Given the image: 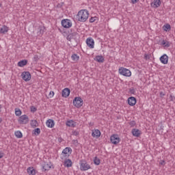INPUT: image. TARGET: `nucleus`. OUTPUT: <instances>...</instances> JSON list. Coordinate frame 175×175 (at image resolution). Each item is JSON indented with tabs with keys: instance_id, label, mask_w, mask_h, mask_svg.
Here are the masks:
<instances>
[{
	"instance_id": "obj_14",
	"label": "nucleus",
	"mask_w": 175,
	"mask_h": 175,
	"mask_svg": "<svg viewBox=\"0 0 175 175\" xmlns=\"http://www.w3.org/2000/svg\"><path fill=\"white\" fill-rule=\"evenodd\" d=\"M150 6L154 8V9H157L161 6V0H154L153 2L150 3Z\"/></svg>"
},
{
	"instance_id": "obj_20",
	"label": "nucleus",
	"mask_w": 175,
	"mask_h": 175,
	"mask_svg": "<svg viewBox=\"0 0 175 175\" xmlns=\"http://www.w3.org/2000/svg\"><path fill=\"white\" fill-rule=\"evenodd\" d=\"M46 125L48 128H54V120L49 119L46 122Z\"/></svg>"
},
{
	"instance_id": "obj_48",
	"label": "nucleus",
	"mask_w": 175,
	"mask_h": 175,
	"mask_svg": "<svg viewBox=\"0 0 175 175\" xmlns=\"http://www.w3.org/2000/svg\"><path fill=\"white\" fill-rule=\"evenodd\" d=\"M0 122H2V118H0Z\"/></svg>"
},
{
	"instance_id": "obj_21",
	"label": "nucleus",
	"mask_w": 175,
	"mask_h": 175,
	"mask_svg": "<svg viewBox=\"0 0 175 175\" xmlns=\"http://www.w3.org/2000/svg\"><path fill=\"white\" fill-rule=\"evenodd\" d=\"M27 173L29 175H35L36 174V170L33 167H29L27 168Z\"/></svg>"
},
{
	"instance_id": "obj_34",
	"label": "nucleus",
	"mask_w": 175,
	"mask_h": 175,
	"mask_svg": "<svg viewBox=\"0 0 175 175\" xmlns=\"http://www.w3.org/2000/svg\"><path fill=\"white\" fill-rule=\"evenodd\" d=\"M129 125L130 126H131V128H133V126L136 125V122L132 120L129 122Z\"/></svg>"
},
{
	"instance_id": "obj_16",
	"label": "nucleus",
	"mask_w": 175,
	"mask_h": 175,
	"mask_svg": "<svg viewBox=\"0 0 175 175\" xmlns=\"http://www.w3.org/2000/svg\"><path fill=\"white\" fill-rule=\"evenodd\" d=\"M128 104L129 106H135L136 105V98L131 96L128 98Z\"/></svg>"
},
{
	"instance_id": "obj_47",
	"label": "nucleus",
	"mask_w": 175,
	"mask_h": 175,
	"mask_svg": "<svg viewBox=\"0 0 175 175\" xmlns=\"http://www.w3.org/2000/svg\"><path fill=\"white\" fill-rule=\"evenodd\" d=\"M1 109H2V105H0V111H1Z\"/></svg>"
},
{
	"instance_id": "obj_42",
	"label": "nucleus",
	"mask_w": 175,
	"mask_h": 175,
	"mask_svg": "<svg viewBox=\"0 0 175 175\" xmlns=\"http://www.w3.org/2000/svg\"><path fill=\"white\" fill-rule=\"evenodd\" d=\"M33 58H34L35 61H38V59H39V56L38 55H34Z\"/></svg>"
},
{
	"instance_id": "obj_46",
	"label": "nucleus",
	"mask_w": 175,
	"mask_h": 175,
	"mask_svg": "<svg viewBox=\"0 0 175 175\" xmlns=\"http://www.w3.org/2000/svg\"><path fill=\"white\" fill-rule=\"evenodd\" d=\"M160 163H161V165H163V163H165V161H163V162H161Z\"/></svg>"
},
{
	"instance_id": "obj_25",
	"label": "nucleus",
	"mask_w": 175,
	"mask_h": 175,
	"mask_svg": "<svg viewBox=\"0 0 175 175\" xmlns=\"http://www.w3.org/2000/svg\"><path fill=\"white\" fill-rule=\"evenodd\" d=\"M161 45L163 46V47H170V42L167 40H163L161 42Z\"/></svg>"
},
{
	"instance_id": "obj_6",
	"label": "nucleus",
	"mask_w": 175,
	"mask_h": 175,
	"mask_svg": "<svg viewBox=\"0 0 175 175\" xmlns=\"http://www.w3.org/2000/svg\"><path fill=\"white\" fill-rule=\"evenodd\" d=\"M110 142L112 144L117 146V144H118V143L121 142V139L120 138V137H118V135L113 134L110 137Z\"/></svg>"
},
{
	"instance_id": "obj_3",
	"label": "nucleus",
	"mask_w": 175,
	"mask_h": 175,
	"mask_svg": "<svg viewBox=\"0 0 175 175\" xmlns=\"http://www.w3.org/2000/svg\"><path fill=\"white\" fill-rule=\"evenodd\" d=\"M118 72L125 77H131L132 76V72L129 70V69L125 68L124 67H120L118 69Z\"/></svg>"
},
{
	"instance_id": "obj_30",
	"label": "nucleus",
	"mask_w": 175,
	"mask_h": 175,
	"mask_svg": "<svg viewBox=\"0 0 175 175\" xmlns=\"http://www.w3.org/2000/svg\"><path fill=\"white\" fill-rule=\"evenodd\" d=\"M94 163L96 166H99V165H100V159L98 158V157H95L94 159Z\"/></svg>"
},
{
	"instance_id": "obj_22",
	"label": "nucleus",
	"mask_w": 175,
	"mask_h": 175,
	"mask_svg": "<svg viewBox=\"0 0 175 175\" xmlns=\"http://www.w3.org/2000/svg\"><path fill=\"white\" fill-rule=\"evenodd\" d=\"M27 64H28V61H27L26 59H23L18 62V66H19L20 68H23V66H25Z\"/></svg>"
},
{
	"instance_id": "obj_17",
	"label": "nucleus",
	"mask_w": 175,
	"mask_h": 175,
	"mask_svg": "<svg viewBox=\"0 0 175 175\" xmlns=\"http://www.w3.org/2000/svg\"><path fill=\"white\" fill-rule=\"evenodd\" d=\"M92 137H96V139H98V137H100V131H99L98 129L93 130L92 133Z\"/></svg>"
},
{
	"instance_id": "obj_11",
	"label": "nucleus",
	"mask_w": 175,
	"mask_h": 175,
	"mask_svg": "<svg viewBox=\"0 0 175 175\" xmlns=\"http://www.w3.org/2000/svg\"><path fill=\"white\" fill-rule=\"evenodd\" d=\"M80 169L83 172H87V170H90V169H91V165H90L87 161H83L81 163Z\"/></svg>"
},
{
	"instance_id": "obj_15",
	"label": "nucleus",
	"mask_w": 175,
	"mask_h": 175,
	"mask_svg": "<svg viewBox=\"0 0 175 175\" xmlns=\"http://www.w3.org/2000/svg\"><path fill=\"white\" fill-rule=\"evenodd\" d=\"M131 133L133 136H135V137H139V136L142 135V131L137 129H133L131 131Z\"/></svg>"
},
{
	"instance_id": "obj_13",
	"label": "nucleus",
	"mask_w": 175,
	"mask_h": 175,
	"mask_svg": "<svg viewBox=\"0 0 175 175\" xmlns=\"http://www.w3.org/2000/svg\"><path fill=\"white\" fill-rule=\"evenodd\" d=\"M69 95H70V90L68 88H64L62 92V96H63V98H68Z\"/></svg>"
},
{
	"instance_id": "obj_39",
	"label": "nucleus",
	"mask_w": 175,
	"mask_h": 175,
	"mask_svg": "<svg viewBox=\"0 0 175 175\" xmlns=\"http://www.w3.org/2000/svg\"><path fill=\"white\" fill-rule=\"evenodd\" d=\"M150 59V55L148 54H145L144 55V59Z\"/></svg>"
},
{
	"instance_id": "obj_2",
	"label": "nucleus",
	"mask_w": 175,
	"mask_h": 175,
	"mask_svg": "<svg viewBox=\"0 0 175 175\" xmlns=\"http://www.w3.org/2000/svg\"><path fill=\"white\" fill-rule=\"evenodd\" d=\"M72 148L70 147L65 148L61 154L60 159L62 160H66L69 158L72 154Z\"/></svg>"
},
{
	"instance_id": "obj_12",
	"label": "nucleus",
	"mask_w": 175,
	"mask_h": 175,
	"mask_svg": "<svg viewBox=\"0 0 175 175\" xmlns=\"http://www.w3.org/2000/svg\"><path fill=\"white\" fill-rule=\"evenodd\" d=\"M160 61L161 64H163V65H167L169 61V57L167 56V55L164 54L161 57H160Z\"/></svg>"
},
{
	"instance_id": "obj_36",
	"label": "nucleus",
	"mask_w": 175,
	"mask_h": 175,
	"mask_svg": "<svg viewBox=\"0 0 175 175\" xmlns=\"http://www.w3.org/2000/svg\"><path fill=\"white\" fill-rule=\"evenodd\" d=\"M129 93H130V94H132L133 95H135V94H136V90H135L134 88H131V89L129 90Z\"/></svg>"
},
{
	"instance_id": "obj_32",
	"label": "nucleus",
	"mask_w": 175,
	"mask_h": 175,
	"mask_svg": "<svg viewBox=\"0 0 175 175\" xmlns=\"http://www.w3.org/2000/svg\"><path fill=\"white\" fill-rule=\"evenodd\" d=\"M164 27V31H165L166 32H167V31H169V29H170V25L167 24L163 26Z\"/></svg>"
},
{
	"instance_id": "obj_37",
	"label": "nucleus",
	"mask_w": 175,
	"mask_h": 175,
	"mask_svg": "<svg viewBox=\"0 0 175 175\" xmlns=\"http://www.w3.org/2000/svg\"><path fill=\"white\" fill-rule=\"evenodd\" d=\"M30 110H31V111H32L33 113H35V111H36L37 109H36V107H35L34 106H31V107H30Z\"/></svg>"
},
{
	"instance_id": "obj_9",
	"label": "nucleus",
	"mask_w": 175,
	"mask_h": 175,
	"mask_svg": "<svg viewBox=\"0 0 175 175\" xmlns=\"http://www.w3.org/2000/svg\"><path fill=\"white\" fill-rule=\"evenodd\" d=\"M21 77L24 81H29L31 80V72L29 71H24L21 74Z\"/></svg>"
},
{
	"instance_id": "obj_28",
	"label": "nucleus",
	"mask_w": 175,
	"mask_h": 175,
	"mask_svg": "<svg viewBox=\"0 0 175 175\" xmlns=\"http://www.w3.org/2000/svg\"><path fill=\"white\" fill-rule=\"evenodd\" d=\"M71 58L72 59V61H75V62H77V61H79V59H80V57L79 55H77V54H72L71 56Z\"/></svg>"
},
{
	"instance_id": "obj_38",
	"label": "nucleus",
	"mask_w": 175,
	"mask_h": 175,
	"mask_svg": "<svg viewBox=\"0 0 175 175\" xmlns=\"http://www.w3.org/2000/svg\"><path fill=\"white\" fill-rule=\"evenodd\" d=\"M174 99H175L174 96L170 94V101H171V102H173V100H174Z\"/></svg>"
},
{
	"instance_id": "obj_27",
	"label": "nucleus",
	"mask_w": 175,
	"mask_h": 175,
	"mask_svg": "<svg viewBox=\"0 0 175 175\" xmlns=\"http://www.w3.org/2000/svg\"><path fill=\"white\" fill-rule=\"evenodd\" d=\"M30 125L31 128H36L38 126V121L35 120H31L30 122Z\"/></svg>"
},
{
	"instance_id": "obj_33",
	"label": "nucleus",
	"mask_w": 175,
	"mask_h": 175,
	"mask_svg": "<svg viewBox=\"0 0 175 175\" xmlns=\"http://www.w3.org/2000/svg\"><path fill=\"white\" fill-rule=\"evenodd\" d=\"M34 135H40V129L37 128L34 129Z\"/></svg>"
},
{
	"instance_id": "obj_26",
	"label": "nucleus",
	"mask_w": 175,
	"mask_h": 175,
	"mask_svg": "<svg viewBox=\"0 0 175 175\" xmlns=\"http://www.w3.org/2000/svg\"><path fill=\"white\" fill-rule=\"evenodd\" d=\"M44 33V27L40 26L38 28V35L42 36Z\"/></svg>"
},
{
	"instance_id": "obj_10",
	"label": "nucleus",
	"mask_w": 175,
	"mask_h": 175,
	"mask_svg": "<svg viewBox=\"0 0 175 175\" xmlns=\"http://www.w3.org/2000/svg\"><path fill=\"white\" fill-rule=\"evenodd\" d=\"M42 172H47L53 167V164L51 162H44L42 165Z\"/></svg>"
},
{
	"instance_id": "obj_7",
	"label": "nucleus",
	"mask_w": 175,
	"mask_h": 175,
	"mask_svg": "<svg viewBox=\"0 0 175 175\" xmlns=\"http://www.w3.org/2000/svg\"><path fill=\"white\" fill-rule=\"evenodd\" d=\"M73 105L78 109L81 107V106H83V99H81V97H75L73 100Z\"/></svg>"
},
{
	"instance_id": "obj_18",
	"label": "nucleus",
	"mask_w": 175,
	"mask_h": 175,
	"mask_svg": "<svg viewBox=\"0 0 175 175\" xmlns=\"http://www.w3.org/2000/svg\"><path fill=\"white\" fill-rule=\"evenodd\" d=\"M66 126H70L71 128H75L76 126V122L73 120H69L66 122Z\"/></svg>"
},
{
	"instance_id": "obj_4",
	"label": "nucleus",
	"mask_w": 175,
	"mask_h": 175,
	"mask_svg": "<svg viewBox=\"0 0 175 175\" xmlns=\"http://www.w3.org/2000/svg\"><path fill=\"white\" fill-rule=\"evenodd\" d=\"M62 26L63 28H66V29H69V28H72V21L70 19H63L62 20Z\"/></svg>"
},
{
	"instance_id": "obj_44",
	"label": "nucleus",
	"mask_w": 175,
	"mask_h": 175,
	"mask_svg": "<svg viewBox=\"0 0 175 175\" xmlns=\"http://www.w3.org/2000/svg\"><path fill=\"white\" fill-rule=\"evenodd\" d=\"M160 96H165V93H163V92H160Z\"/></svg>"
},
{
	"instance_id": "obj_29",
	"label": "nucleus",
	"mask_w": 175,
	"mask_h": 175,
	"mask_svg": "<svg viewBox=\"0 0 175 175\" xmlns=\"http://www.w3.org/2000/svg\"><path fill=\"white\" fill-rule=\"evenodd\" d=\"M14 135L17 139H21L23 137V133L20 131H15Z\"/></svg>"
},
{
	"instance_id": "obj_1",
	"label": "nucleus",
	"mask_w": 175,
	"mask_h": 175,
	"mask_svg": "<svg viewBox=\"0 0 175 175\" xmlns=\"http://www.w3.org/2000/svg\"><path fill=\"white\" fill-rule=\"evenodd\" d=\"M90 16V12L87 10H81L78 12L77 15V19L80 23H85L87 20H88V17Z\"/></svg>"
},
{
	"instance_id": "obj_35",
	"label": "nucleus",
	"mask_w": 175,
	"mask_h": 175,
	"mask_svg": "<svg viewBox=\"0 0 175 175\" xmlns=\"http://www.w3.org/2000/svg\"><path fill=\"white\" fill-rule=\"evenodd\" d=\"M96 16L92 17L90 18V23H95L96 21Z\"/></svg>"
},
{
	"instance_id": "obj_23",
	"label": "nucleus",
	"mask_w": 175,
	"mask_h": 175,
	"mask_svg": "<svg viewBox=\"0 0 175 175\" xmlns=\"http://www.w3.org/2000/svg\"><path fill=\"white\" fill-rule=\"evenodd\" d=\"M95 61H96L97 62H105V58L103 57V56L102 55H97L96 56V57L94 58Z\"/></svg>"
},
{
	"instance_id": "obj_49",
	"label": "nucleus",
	"mask_w": 175,
	"mask_h": 175,
	"mask_svg": "<svg viewBox=\"0 0 175 175\" xmlns=\"http://www.w3.org/2000/svg\"><path fill=\"white\" fill-rule=\"evenodd\" d=\"M1 6H2V4L0 3V8H1Z\"/></svg>"
},
{
	"instance_id": "obj_45",
	"label": "nucleus",
	"mask_w": 175,
	"mask_h": 175,
	"mask_svg": "<svg viewBox=\"0 0 175 175\" xmlns=\"http://www.w3.org/2000/svg\"><path fill=\"white\" fill-rule=\"evenodd\" d=\"M73 135H75V136H77V135H79V132L74 131Z\"/></svg>"
},
{
	"instance_id": "obj_31",
	"label": "nucleus",
	"mask_w": 175,
	"mask_h": 175,
	"mask_svg": "<svg viewBox=\"0 0 175 175\" xmlns=\"http://www.w3.org/2000/svg\"><path fill=\"white\" fill-rule=\"evenodd\" d=\"M22 112L21 110L20 109H15V115L16 116V117H20V116H21Z\"/></svg>"
},
{
	"instance_id": "obj_24",
	"label": "nucleus",
	"mask_w": 175,
	"mask_h": 175,
	"mask_svg": "<svg viewBox=\"0 0 175 175\" xmlns=\"http://www.w3.org/2000/svg\"><path fill=\"white\" fill-rule=\"evenodd\" d=\"M8 31L9 27H8L6 25H3L0 29V33H6V32H8Z\"/></svg>"
},
{
	"instance_id": "obj_5",
	"label": "nucleus",
	"mask_w": 175,
	"mask_h": 175,
	"mask_svg": "<svg viewBox=\"0 0 175 175\" xmlns=\"http://www.w3.org/2000/svg\"><path fill=\"white\" fill-rule=\"evenodd\" d=\"M18 122L21 125H25L27 122H29V118H28V116L27 115H23L19 117Z\"/></svg>"
},
{
	"instance_id": "obj_19",
	"label": "nucleus",
	"mask_w": 175,
	"mask_h": 175,
	"mask_svg": "<svg viewBox=\"0 0 175 175\" xmlns=\"http://www.w3.org/2000/svg\"><path fill=\"white\" fill-rule=\"evenodd\" d=\"M62 161H64V166L66 167H72V160L69 159H66V160H62Z\"/></svg>"
},
{
	"instance_id": "obj_43",
	"label": "nucleus",
	"mask_w": 175,
	"mask_h": 175,
	"mask_svg": "<svg viewBox=\"0 0 175 175\" xmlns=\"http://www.w3.org/2000/svg\"><path fill=\"white\" fill-rule=\"evenodd\" d=\"M4 155H5V154L3 152H0V159H1V158H3Z\"/></svg>"
},
{
	"instance_id": "obj_8",
	"label": "nucleus",
	"mask_w": 175,
	"mask_h": 175,
	"mask_svg": "<svg viewBox=\"0 0 175 175\" xmlns=\"http://www.w3.org/2000/svg\"><path fill=\"white\" fill-rule=\"evenodd\" d=\"M86 44L89 49H94L95 47V41L93 38H88L86 39Z\"/></svg>"
},
{
	"instance_id": "obj_40",
	"label": "nucleus",
	"mask_w": 175,
	"mask_h": 175,
	"mask_svg": "<svg viewBox=\"0 0 175 175\" xmlns=\"http://www.w3.org/2000/svg\"><path fill=\"white\" fill-rule=\"evenodd\" d=\"M131 3H133V5H135V3H137V2L139 1V0H131Z\"/></svg>"
},
{
	"instance_id": "obj_41",
	"label": "nucleus",
	"mask_w": 175,
	"mask_h": 175,
	"mask_svg": "<svg viewBox=\"0 0 175 175\" xmlns=\"http://www.w3.org/2000/svg\"><path fill=\"white\" fill-rule=\"evenodd\" d=\"M49 96H50V98H53V96H54V92H53V91L50 92Z\"/></svg>"
}]
</instances>
